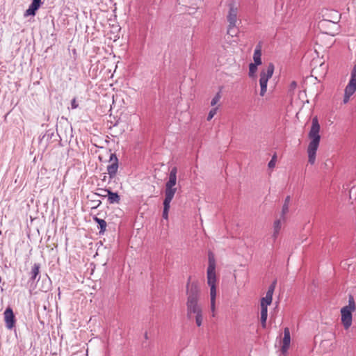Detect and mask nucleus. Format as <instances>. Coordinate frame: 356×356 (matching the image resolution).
Masks as SVG:
<instances>
[{
	"label": "nucleus",
	"instance_id": "nucleus-2",
	"mask_svg": "<svg viewBox=\"0 0 356 356\" xmlns=\"http://www.w3.org/2000/svg\"><path fill=\"white\" fill-rule=\"evenodd\" d=\"M186 309L187 316L191 318L193 315L198 314L202 312V308L199 304L200 289L195 282H188L186 285Z\"/></svg>",
	"mask_w": 356,
	"mask_h": 356
},
{
	"label": "nucleus",
	"instance_id": "nucleus-17",
	"mask_svg": "<svg viewBox=\"0 0 356 356\" xmlns=\"http://www.w3.org/2000/svg\"><path fill=\"white\" fill-rule=\"evenodd\" d=\"M93 219L99 225V227L100 228L99 232L104 233L106 228V225H107L106 222L104 220L100 219L97 217H94Z\"/></svg>",
	"mask_w": 356,
	"mask_h": 356
},
{
	"label": "nucleus",
	"instance_id": "nucleus-30",
	"mask_svg": "<svg viewBox=\"0 0 356 356\" xmlns=\"http://www.w3.org/2000/svg\"><path fill=\"white\" fill-rule=\"evenodd\" d=\"M297 87V83L295 81H293L289 85V90L293 91Z\"/></svg>",
	"mask_w": 356,
	"mask_h": 356
},
{
	"label": "nucleus",
	"instance_id": "nucleus-8",
	"mask_svg": "<svg viewBox=\"0 0 356 356\" xmlns=\"http://www.w3.org/2000/svg\"><path fill=\"white\" fill-rule=\"evenodd\" d=\"M118 169V159L115 154H111L109 164L107 166V172L110 179L115 177Z\"/></svg>",
	"mask_w": 356,
	"mask_h": 356
},
{
	"label": "nucleus",
	"instance_id": "nucleus-10",
	"mask_svg": "<svg viewBox=\"0 0 356 356\" xmlns=\"http://www.w3.org/2000/svg\"><path fill=\"white\" fill-rule=\"evenodd\" d=\"M355 91L356 81L350 80L344 90V97L343 100L344 104H347L348 102L350 97L355 93Z\"/></svg>",
	"mask_w": 356,
	"mask_h": 356
},
{
	"label": "nucleus",
	"instance_id": "nucleus-19",
	"mask_svg": "<svg viewBox=\"0 0 356 356\" xmlns=\"http://www.w3.org/2000/svg\"><path fill=\"white\" fill-rule=\"evenodd\" d=\"M40 273V265L38 264H35L31 270V279L33 280H35L36 277Z\"/></svg>",
	"mask_w": 356,
	"mask_h": 356
},
{
	"label": "nucleus",
	"instance_id": "nucleus-15",
	"mask_svg": "<svg viewBox=\"0 0 356 356\" xmlns=\"http://www.w3.org/2000/svg\"><path fill=\"white\" fill-rule=\"evenodd\" d=\"M268 317V307L261 306V323L263 327H266Z\"/></svg>",
	"mask_w": 356,
	"mask_h": 356
},
{
	"label": "nucleus",
	"instance_id": "nucleus-13",
	"mask_svg": "<svg viewBox=\"0 0 356 356\" xmlns=\"http://www.w3.org/2000/svg\"><path fill=\"white\" fill-rule=\"evenodd\" d=\"M253 60L254 63L257 65H260L261 64V49L260 47H257L254 54H253Z\"/></svg>",
	"mask_w": 356,
	"mask_h": 356
},
{
	"label": "nucleus",
	"instance_id": "nucleus-3",
	"mask_svg": "<svg viewBox=\"0 0 356 356\" xmlns=\"http://www.w3.org/2000/svg\"><path fill=\"white\" fill-rule=\"evenodd\" d=\"M321 127L318 123L317 117L312 118V126L308 134L309 143L307 147L308 162L311 165H314L316 162V152L319 147L321 136Z\"/></svg>",
	"mask_w": 356,
	"mask_h": 356
},
{
	"label": "nucleus",
	"instance_id": "nucleus-18",
	"mask_svg": "<svg viewBox=\"0 0 356 356\" xmlns=\"http://www.w3.org/2000/svg\"><path fill=\"white\" fill-rule=\"evenodd\" d=\"M273 297L266 294V296L261 300V306L267 307L272 302Z\"/></svg>",
	"mask_w": 356,
	"mask_h": 356
},
{
	"label": "nucleus",
	"instance_id": "nucleus-7",
	"mask_svg": "<svg viewBox=\"0 0 356 356\" xmlns=\"http://www.w3.org/2000/svg\"><path fill=\"white\" fill-rule=\"evenodd\" d=\"M274 72V65L273 63H269L268 65L263 69L260 73V92L261 97H264L267 91V83L268 80L272 77Z\"/></svg>",
	"mask_w": 356,
	"mask_h": 356
},
{
	"label": "nucleus",
	"instance_id": "nucleus-33",
	"mask_svg": "<svg viewBox=\"0 0 356 356\" xmlns=\"http://www.w3.org/2000/svg\"><path fill=\"white\" fill-rule=\"evenodd\" d=\"M106 176L104 175V177H103V179H102V181H104L106 180Z\"/></svg>",
	"mask_w": 356,
	"mask_h": 356
},
{
	"label": "nucleus",
	"instance_id": "nucleus-11",
	"mask_svg": "<svg viewBox=\"0 0 356 356\" xmlns=\"http://www.w3.org/2000/svg\"><path fill=\"white\" fill-rule=\"evenodd\" d=\"M291 343V335L290 330L289 327H285L284 330V338L282 339V346L281 348V351L283 354H286Z\"/></svg>",
	"mask_w": 356,
	"mask_h": 356
},
{
	"label": "nucleus",
	"instance_id": "nucleus-14",
	"mask_svg": "<svg viewBox=\"0 0 356 356\" xmlns=\"http://www.w3.org/2000/svg\"><path fill=\"white\" fill-rule=\"evenodd\" d=\"M108 200L110 204L119 203L120 200V197L118 193H113L111 191L107 192Z\"/></svg>",
	"mask_w": 356,
	"mask_h": 356
},
{
	"label": "nucleus",
	"instance_id": "nucleus-16",
	"mask_svg": "<svg viewBox=\"0 0 356 356\" xmlns=\"http://www.w3.org/2000/svg\"><path fill=\"white\" fill-rule=\"evenodd\" d=\"M282 222L281 220H276L273 223V236L276 238L281 230Z\"/></svg>",
	"mask_w": 356,
	"mask_h": 356
},
{
	"label": "nucleus",
	"instance_id": "nucleus-4",
	"mask_svg": "<svg viewBox=\"0 0 356 356\" xmlns=\"http://www.w3.org/2000/svg\"><path fill=\"white\" fill-rule=\"evenodd\" d=\"M228 12L226 18L228 22L227 33L232 37L236 36L238 31L236 29L238 22V7L234 1H231L228 4Z\"/></svg>",
	"mask_w": 356,
	"mask_h": 356
},
{
	"label": "nucleus",
	"instance_id": "nucleus-22",
	"mask_svg": "<svg viewBox=\"0 0 356 356\" xmlns=\"http://www.w3.org/2000/svg\"><path fill=\"white\" fill-rule=\"evenodd\" d=\"M221 99V94L220 92H218L216 94V95L212 98L211 101V106H214L216 105Z\"/></svg>",
	"mask_w": 356,
	"mask_h": 356
},
{
	"label": "nucleus",
	"instance_id": "nucleus-23",
	"mask_svg": "<svg viewBox=\"0 0 356 356\" xmlns=\"http://www.w3.org/2000/svg\"><path fill=\"white\" fill-rule=\"evenodd\" d=\"M163 206H164V208H163V218L167 220L168 218V211H169V209L170 207V204L163 202Z\"/></svg>",
	"mask_w": 356,
	"mask_h": 356
},
{
	"label": "nucleus",
	"instance_id": "nucleus-26",
	"mask_svg": "<svg viewBox=\"0 0 356 356\" xmlns=\"http://www.w3.org/2000/svg\"><path fill=\"white\" fill-rule=\"evenodd\" d=\"M289 204H283L282 209V220H285V215L289 212Z\"/></svg>",
	"mask_w": 356,
	"mask_h": 356
},
{
	"label": "nucleus",
	"instance_id": "nucleus-12",
	"mask_svg": "<svg viewBox=\"0 0 356 356\" xmlns=\"http://www.w3.org/2000/svg\"><path fill=\"white\" fill-rule=\"evenodd\" d=\"M42 4L41 0H33V2L29 6V8L26 10L24 16H34L35 15L36 11L39 9Z\"/></svg>",
	"mask_w": 356,
	"mask_h": 356
},
{
	"label": "nucleus",
	"instance_id": "nucleus-32",
	"mask_svg": "<svg viewBox=\"0 0 356 356\" xmlns=\"http://www.w3.org/2000/svg\"><path fill=\"white\" fill-rule=\"evenodd\" d=\"M290 201H291V197H290V196H287V197L285 198V200H284V204H289H289H290Z\"/></svg>",
	"mask_w": 356,
	"mask_h": 356
},
{
	"label": "nucleus",
	"instance_id": "nucleus-27",
	"mask_svg": "<svg viewBox=\"0 0 356 356\" xmlns=\"http://www.w3.org/2000/svg\"><path fill=\"white\" fill-rule=\"evenodd\" d=\"M276 161H277V155L274 154L272 156L271 160L268 163V167L270 168H273L275 166Z\"/></svg>",
	"mask_w": 356,
	"mask_h": 356
},
{
	"label": "nucleus",
	"instance_id": "nucleus-6",
	"mask_svg": "<svg viewBox=\"0 0 356 356\" xmlns=\"http://www.w3.org/2000/svg\"><path fill=\"white\" fill-rule=\"evenodd\" d=\"M177 168L173 167L170 172L169 179L165 184V200L163 202L170 204L177 192V188L175 187L177 184Z\"/></svg>",
	"mask_w": 356,
	"mask_h": 356
},
{
	"label": "nucleus",
	"instance_id": "nucleus-20",
	"mask_svg": "<svg viewBox=\"0 0 356 356\" xmlns=\"http://www.w3.org/2000/svg\"><path fill=\"white\" fill-rule=\"evenodd\" d=\"M195 320L197 326L200 327L203 323V312L198 313V314H195Z\"/></svg>",
	"mask_w": 356,
	"mask_h": 356
},
{
	"label": "nucleus",
	"instance_id": "nucleus-25",
	"mask_svg": "<svg viewBox=\"0 0 356 356\" xmlns=\"http://www.w3.org/2000/svg\"><path fill=\"white\" fill-rule=\"evenodd\" d=\"M218 109V106L214 107L210 110V111L208 114V116H207L208 121L211 120L214 117V115L217 113Z\"/></svg>",
	"mask_w": 356,
	"mask_h": 356
},
{
	"label": "nucleus",
	"instance_id": "nucleus-5",
	"mask_svg": "<svg viewBox=\"0 0 356 356\" xmlns=\"http://www.w3.org/2000/svg\"><path fill=\"white\" fill-rule=\"evenodd\" d=\"M356 309V305L352 295L349 296L348 305L341 309V321L345 330H348L352 325L353 312Z\"/></svg>",
	"mask_w": 356,
	"mask_h": 356
},
{
	"label": "nucleus",
	"instance_id": "nucleus-28",
	"mask_svg": "<svg viewBox=\"0 0 356 356\" xmlns=\"http://www.w3.org/2000/svg\"><path fill=\"white\" fill-rule=\"evenodd\" d=\"M275 283L276 282H274L268 288V291L266 292V295H268L270 296L273 297V294L275 290Z\"/></svg>",
	"mask_w": 356,
	"mask_h": 356
},
{
	"label": "nucleus",
	"instance_id": "nucleus-29",
	"mask_svg": "<svg viewBox=\"0 0 356 356\" xmlns=\"http://www.w3.org/2000/svg\"><path fill=\"white\" fill-rule=\"evenodd\" d=\"M350 80H355L356 81V64L354 65L350 74Z\"/></svg>",
	"mask_w": 356,
	"mask_h": 356
},
{
	"label": "nucleus",
	"instance_id": "nucleus-21",
	"mask_svg": "<svg viewBox=\"0 0 356 356\" xmlns=\"http://www.w3.org/2000/svg\"><path fill=\"white\" fill-rule=\"evenodd\" d=\"M257 66L255 64L250 63L249 65V76L250 77L255 76L256 72L257 71Z\"/></svg>",
	"mask_w": 356,
	"mask_h": 356
},
{
	"label": "nucleus",
	"instance_id": "nucleus-1",
	"mask_svg": "<svg viewBox=\"0 0 356 356\" xmlns=\"http://www.w3.org/2000/svg\"><path fill=\"white\" fill-rule=\"evenodd\" d=\"M216 259L213 253L209 252L208 254V267L207 270V282L210 287V300H211V310L212 316L216 314V285H217V276L216 272Z\"/></svg>",
	"mask_w": 356,
	"mask_h": 356
},
{
	"label": "nucleus",
	"instance_id": "nucleus-24",
	"mask_svg": "<svg viewBox=\"0 0 356 356\" xmlns=\"http://www.w3.org/2000/svg\"><path fill=\"white\" fill-rule=\"evenodd\" d=\"M110 190L103 189V188H97L96 195L101 197H107V192H109Z\"/></svg>",
	"mask_w": 356,
	"mask_h": 356
},
{
	"label": "nucleus",
	"instance_id": "nucleus-9",
	"mask_svg": "<svg viewBox=\"0 0 356 356\" xmlns=\"http://www.w3.org/2000/svg\"><path fill=\"white\" fill-rule=\"evenodd\" d=\"M6 327L8 330H12L15 327L16 319L13 311L10 307L6 309L3 313Z\"/></svg>",
	"mask_w": 356,
	"mask_h": 356
},
{
	"label": "nucleus",
	"instance_id": "nucleus-31",
	"mask_svg": "<svg viewBox=\"0 0 356 356\" xmlns=\"http://www.w3.org/2000/svg\"><path fill=\"white\" fill-rule=\"evenodd\" d=\"M71 105H72V108L73 109H75L78 107V104L76 102V98H74L72 100V102H71Z\"/></svg>",
	"mask_w": 356,
	"mask_h": 356
}]
</instances>
